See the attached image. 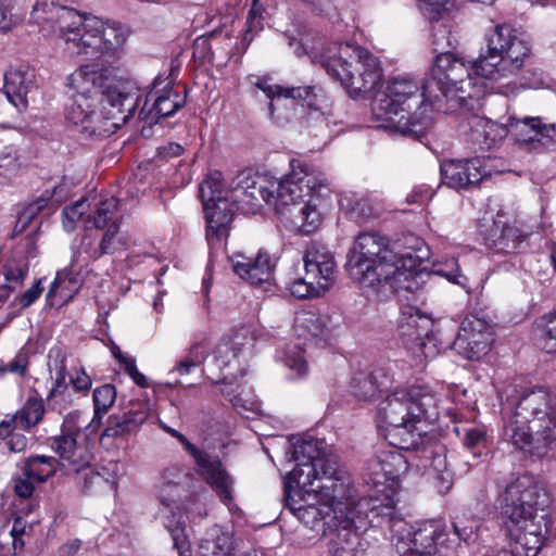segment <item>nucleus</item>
Segmentation results:
<instances>
[{"label": "nucleus", "mask_w": 556, "mask_h": 556, "mask_svg": "<svg viewBox=\"0 0 556 556\" xmlns=\"http://www.w3.org/2000/svg\"><path fill=\"white\" fill-rule=\"evenodd\" d=\"M351 389L358 400L372 401L381 392L382 386L376 372L358 371L352 378Z\"/></svg>", "instance_id": "nucleus-44"}, {"label": "nucleus", "mask_w": 556, "mask_h": 556, "mask_svg": "<svg viewBox=\"0 0 556 556\" xmlns=\"http://www.w3.org/2000/svg\"><path fill=\"white\" fill-rule=\"evenodd\" d=\"M119 201L110 197L99 201L96 204L94 212L87 216V224H90L92 227L97 229L109 228L110 224L118 223L119 218L117 216Z\"/></svg>", "instance_id": "nucleus-42"}, {"label": "nucleus", "mask_w": 556, "mask_h": 556, "mask_svg": "<svg viewBox=\"0 0 556 556\" xmlns=\"http://www.w3.org/2000/svg\"><path fill=\"white\" fill-rule=\"evenodd\" d=\"M416 248L413 251H405L400 255L399 260L393 263L394 273L388 275V277H379L377 285L370 287L372 293H380L391 291L395 293H413L419 288L417 279L414 277V273L419 267L422 256L417 254L421 244V241L415 239Z\"/></svg>", "instance_id": "nucleus-22"}, {"label": "nucleus", "mask_w": 556, "mask_h": 556, "mask_svg": "<svg viewBox=\"0 0 556 556\" xmlns=\"http://www.w3.org/2000/svg\"><path fill=\"white\" fill-rule=\"evenodd\" d=\"M327 260L328 262H334L332 253L324 245L316 242H312L307 245L303 256V262H312L316 265L317 263L326 262Z\"/></svg>", "instance_id": "nucleus-59"}, {"label": "nucleus", "mask_w": 556, "mask_h": 556, "mask_svg": "<svg viewBox=\"0 0 556 556\" xmlns=\"http://www.w3.org/2000/svg\"><path fill=\"white\" fill-rule=\"evenodd\" d=\"M188 476V471L184 465L172 464L161 472V481L163 486H178Z\"/></svg>", "instance_id": "nucleus-57"}, {"label": "nucleus", "mask_w": 556, "mask_h": 556, "mask_svg": "<svg viewBox=\"0 0 556 556\" xmlns=\"http://www.w3.org/2000/svg\"><path fill=\"white\" fill-rule=\"evenodd\" d=\"M75 473L76 482L87 494L94 490H101L110 485V480L99 472L94 466L90 464V458L86 464H80L72 470Z\"/></svg>", "instance_id": "nucleus-43"}, {"label": "nucleus", "mask_w": 556, "mask_h": 556, "mask_svg": "<svg viewBox=\"0 0 556 556\" xmlns=\"http://www.w3.org/2000/svg\"><path fill=\"white\" fill-rule=\"evenodd\" d=\"M312 5V11L329 18L337 16L336 8L331 0H303Z\"/></svg>", "instance_id": "nucleus-63"}, {"label": "nucleus", "mask_w": 556, "mask_h": 556, "mask_svg": "<svg viewBox=\"0 0 556 556\" xmlns=\"http://www.w3.org/2000/svg\"><path fill=\"white\" fill-rule=\"evenodd\" d=\"M78 437V434L61 430L60 434L49 440L51 450L59 455L63 464L66 463L71 467V470L80 464H86L90 458L86 445L77 441Z\"/></svg>", "instance_id": "nucleus-31"}, {"label": "nucleus", "mask_w": 556, "mask_h": 556, "mask_svg": "<svg viewBox=\"0 0 556 556\" xmlns=\"http://www.w3.org/2000/svg\"><path fill=\"white\" fill-rule=\"evenodd\" d=\"M78 274L72 269L65 268L56 274L47 294V301L50 306L62 307L67 304L80 289Z\"/></svg>", "instance_id": "nucleus-32"}, {"label": "nucleus", "mask_w": 556, "mask_h": 556, "mask_svg": "<svg viewBox=\"0 0 556 556\" xmlns=\"http://www.w3.org/2000/svg\"><path fill=\"white\" fill-rule=\"evenodd\" d=\"M492 342L491 326L483 318L471 315L462 321L452 349L466 359L479 361L488 354Z\"/></svg>", "instance_id": "nucleus-20"}, {"label": "nucleus", "mask_w": 556, "mask_h": 556, "mask_svg": "<svg viewBox=\"0 0 556 556\" xmlns=\"http://www.w3.org/2000/svg\"><path fill=\"white\" fill-rule=\"evenodd\" d=\"M495 124L489 121L478 119L471 130V141L481 150H489L495 143V138L491 137Z\"/></svg>", "instance_id": "nucleus-51"}, {"label": "nucleus", "mask_w": 556, "mask_h": 556, "mask_svg": "<svg viewBox=\"0 0 556 556\" xmlns=\"http://www.w3.org/2000/svg\"><path fill=\"white\" fill-rule=\"evenodd\" d=\"M332 516L328 525L333 528L332 556H358L367 546L362 538L369 526L383 527L392 520L394 501L389 495L357 498L352 485L333 501H320Z\"/></svg>", "instance_id": "nucleus-2"}, {"label": "nucleus", "mask_w": 556, "mask_h": 556, "mask_svg": "<svg viewBox=\"0 0 556 556\" xmlns=\"http://www.w3.org/2000/svg\"><path fill=\"white\" fill-rule=\"evenodd\" d=\"M400 244H389L387 237L376 231L361 232L348 254L346 267L350 277L362 289L377 285L379 277L394 273L393 263L401 254Z\"/></svg>", "instance_id": "nucleus-10"}, {"label": "nucleus", "mask_w": 556, "mask_h": 556, "mask_svg": "<svg viewBox=\"0 0 556 556\" xmlns=\"http://www.w3.org/2000/svg\"><path fill=\"white\" fill-rule=\"evenodd\" d=\"M454 431L467 448L478 450V454L481 453V448H485L486 432L483 427L456 426L454 428Z\"/></svg>", "instance_id": "nucleus-46"}, {"label": "nucleus", "mask_w": 556, "mask_h": 556, "mask_svg": "<svg viewBox=\"0 0 556 556\" xmlns=\"http://www.w3.org/2000/svg\"><path fill=\"white\" fill-rule=\"evenodd\" d=\"M433 328V320L413 306L404 307L397 320V333L403 343L426 358L438 354Z\"/></svg>", "instance_id": "nucleus-18"}, {"label": "nucleus", "mask_w": 556, "mask_h": 556, "mask_svg": "<svg viewBox=\"0 0 556 556\" xmlns=\"http://www.w3.org/2000/svg\"><path fill=\"white\" fill-rule=\"evenodd\" d=\"M35 88V73L27 66L10 67L4 74V94L14 111H23L28 105V93Z\"/></svg>", "instance_id": "nucleus-27"}, {"label": "nucleus", "mask_w": 556, "mask_h": 556, "mask_svg": "<svg viewBox=\"0 0 556 556\" xmlns=\"http://www.w3.org/2000/svg\"><path fill=\"white\" fill-rule=\"evenodd\" d=\"M94 415L88 428H98L103 416L114 405L116 400V390L113 384H103L93 391Z\"/></svg>", "instance_id": "nucleus-45"}, {"label": "nucleus", "mask_w": 556, "mask_h": 556, "mask_svg": "<svg viewBox=\"0 0 556 556\" xmlns=\"http://www.w3.org/2000/svg\"><path fill=\"white\" fill-rule=\"evenodd\" d=\"M479 527V519L475 517H466L465 515H457L453 521L455 535L466 543L476 541Z\"/></svg>", "instance_id": "nucleus-50"}, {"label": "nucleus", "mask_w": 556, "mask_h": 556, "mask_svg": "<svg viewBox=\"0 0 556 556\" xmlns=\"http://www.w3.org/2000/svg\"><path fill=\"white\" fill-rule=\"evenodd\" d=\"M49 369L54 372V382L47 396L49 409L62 414L73 402L72 393L66 382L68 375L66 356L60 349H53L49 353Z\"/></svg>", "instance_id": "nucleus-24"}, {"label": "nucleus", "mask_w": 556, "mask_h": 556, "mask_svg": "<svg viewBox=\"0 0 556 556\" xmlns=\"http://www.w3.org/2000/svg\"><path fill=\"white\" fill-rule=\"evenodd\" d=\"M305 275L307 278H313L320 281L327 290L333 283L336 278V262H321L316 265L312 262H304Z\"/></svg>", "instance_id": "nucleus-47"}, {"label": "nucleus", "mask_w": 556, "mask_h": 556, "mask_svg": "<svg viewBox=\"0 0 556 556\" xmlns=\"http://www.w3.org/2000/svg\"><path fill=\"white\" fill-rule=\"evenodd\" d=\"M134 113L125 112L121 106L97 103L85 96H75L66 105V119L81 126L89 136L105 137L125 125Z\"/></svg>", "instance_id": "nucleus-16"}, {"label": "nucleus", "mask_w": 556, "mask_h": 556, "mask_svg": "<svg viewBox=\"0 0 556 556\" xmlns=\"http://www.w3.org/2000/svg\"><path fill=\"white\" fill-rule=\"evenodd\" d=\"M31 18L39 25H50L63 39L66 50L85 59H119L129 35L121 24L53 2H37Z\"/></svg>", "instance_id": "nucleus-1"}, {"label": "nucleus", "mask_w": 556, "mask_h": 556, "mask_svg": "<svg viewBox=\"0 0 556 556\" xmlns=\"http://www.w3.org/2000/svg\"><path fill=\"white\" fill-rule=\"evenodd\" d=\"M546 503V492L534 476L526 472L507 484L502 495L501 516L525 556H536L543 546V534L534 522L535 511Z\"/></svg>", "instance_id": "nucleus-7"}, {"label": "nucleus", "mask_w": 556, "mask_h": 556, "mask_svg": "<svg viewBox=\"0 0 556 556\" xmlns=\"http://www.w3.org/2000/svg\"><path fill=\"white\" fill-rule=\"evenodd\" d=\"M250 83L262 90L265 96L270 100L268 110L271 116L275 114L274 99H291L306 101L307 105L312 108L314 105L313 98H315V89L311 86L304 87H282L280 85H273L269 83V78L266 76H249Z\"/></svg>", "instance_id": "nucleus-28"}, {"label": "nucleus", "mask_w": 556, "mask_h": 556, "mask_svg": "<svg viewBox=\"0 0 556 556\" xmlns=\"http://www.w3.org/2000/svg\"><path fill=\"white\" fill-rule=\"evenodd\" d=\"M351 217L356 222H364L379 215V211L369 198H361L354 201L351 207Z\"/></svg>", "instance_id": "nucleus-54"}, {"label": "nucleus", "mask_w": 556, "mask_h": 556, "mask_svg": "<svg viewBox=\"0 0 556 556\" xmlns=\"http://www.w3.org/2000/svg\"><path fill=\"white\" fill-rule=\"evenodd\" d=\"M105 229L106 230L100 241L99 250L94 251V258H99L104 254H111L114 252L113 242L115 240L116 235L119 231V224H110V227Z\"/></svg>", "instance_id": "nucleus-60"}, {"label": "nucleus", "mask_w": 556, "mask_h": 556, "mask_svg": "<svg viewBox=\"0 0 556 556\" xmlns=\"http://www.w3.org/2000/svg\"><path fill=\"white\" fill-rule=\"evenodd\" d=\"M149 416V407L143 402L131 403L129 410L122 415H113L102 437L117 438L137 431Z\"/></svg>", "instance_id": "nucleus-30"}, {"label": "nucleus", "mask_w": 556, "mask_h": 556, "mask_svg": "<svg viewBox=\"0 0 556 556\" xmlns=\"http://www.w3.org/2000/svg\"><path fill=\"white\" fill-rule=\"evenodd\" d=\"M293 460L296 467L291 471L299 485L309 486L320 501H333L349 491V475L339 469L337 459L326 452V443L319 439H308L293 446Z\"/></svg>", "instance_id": "nucleus-9"}, {"label": "nucleus", "mask_w": 556, "mask_h": 556, "mask_svg": "<svg viewBox=\"0 0 556 556\" xmlns=\"http://www.w3.org/2000/svg\"><path fill=\"white\" fill-rule=\"evenodd\" d=\"M302 127L307 132V135L318 137L327 132L328 123L324 114L318 109L314 108L311 109L307 115L304 117Z\"/></svg>", "instance_id": "nucleus-53"}, {"label": "nucleus", "mask_w": 556, "mask_h": 556, "mask_svg": "<svg viewBox=\"0 0 556 556\" xmlns=\"http://www.w3.org/2000/svg\"><path fill=\"white\" fill-rule=\"evenodd\" d=\"M443 182L453 189L476 186L482 181L488 172L480 159L450 161L441 166Z\"/></svg>", "instance_id": "nucleus-26"}, {"label": "nucleus", "mask_w": 556, "mask_h": 556, "mask_svg": "<svg viewBox=\"0 0 556 556\" xmlns=\"http://www.w3.org/2000/svg\"><path fill=\"white\" fill-rule=\"evenodd\" d=\"M379 415L390 428L410 429L413 424L437 416V400L427 386L397 389L380 403Z\"/></svg>", "instance_id": "nucleus-15"}, {"label": "nucleus", "mask_w": 556, "mask_h": 556, "mask_svg": "<svg viewBox=\"0 0 556 556\" xmlns=\"http://www.w3.org/2000/svg\"><path fill=\"white\" fill-rule=\"evenodd\" d=\"M438 102L428 92L427 83L422 86L409 75L391 78L387 90L372 102V112L386 127L420 140L432 125V108Z\"/></svg>", "instance_id": "nucleus-4"}, {"label": "nucleus", "mask_w": 556, "mask_h": 556, "mask_svg": "<svg viewBox=\"0 0 556 556\" xmlns=\"http://www.w3.org/2000/svg\"><path fill=\"white\" fill-rule=\"evenodd\" d=\"M451 46L450 31L440 26L433 33V51L437 53L431 68V78L427 80L428 92L438 102V110L445 113L457 110H473L483 94L481 86L475 83L473 62H465L451 52L443 51V40Z\"/></svg>", "instance_id": "nucleus-5"}, {"label": "nucleus", "mask_w": 556, "mask_h": 556, "mask_svg": "<svg viewBox=\"0 0 556 556\" xmlns=\"http://www.w3.org/2000/svg\"><path fill=\"white\" fill-rule=\"evenodd\" d=\"M28 364V353L25 350H20L11 361L1 365L0 370L23 377L27 371Z\"/></svg>", "instance_id": "nucleus-58"}, {"label": "nucleus", "mask_w": 556, "mask_h": 556, "mask_svg": "<svg viewBox=\"0 0 556 556\" xmlns=\"http://www.w3.org/2000/svg\"><path fill=\"white\" fill-rule=\"evenodd\" d=\"M27 271V263L16 260L0 267V300H7L11 291L22 286Z\"/></svg>", "instance_id": "nucleus-39"}, {"label": "nucleus", "mask_w": 556, "mask_h": 556, "mask_svg": "<svg viewBox=\"0 0 556 556\" xmlns=\"http://www.w3.org/2000/svg\"><path fill=\"white\" fill-rule=\"evenodd\" d=\"M291 170L281 179L274 178L275 202L285 206L282 214L303 235L313 233L323 220L320 190L326 179L308 164L291 160Z\"/></svg>", "instance_id": "nucleus-6"}, {"label": "nucleus", "mask_w": 556, "mask_h": 556, "mask_svg": "<svg viewBox=\"0 0 556 556\" xmlns=\"http://www.w3.org/2000/svg\"><path fill=\"white\" fill-rule=\"evenodd\" d=\"M285 364L291 370H294L298 376H304L307 372V363L305 361L303 350L294 345L292 349L288 350L285 354Z\"/></svg>", "instance_id": "nucleus-56"}, {"label": "nucleus", "mask_w": 556, "mask_h": 556, "mask_svg": "<svg viewBox=\"0 0 556 556\" xmlns=\"http://www.w3.org/2000/svg\"><path fill=\"white\" fill-rule=\"evenodd\" d=\"M42 290L41 281L38 280L34 286L18 296L17 301L21 307H29L40 296Z\"/></svg>", "instance_id": "nucleus-64"}, {"label": "nucleus", "mask_w": 556, "mask_h": 556, "mask_svg": "<svg viewBox=\"0 0 556 556\" xmlns=\"http://www.w3.org/2000/svg\"><path fill=\"white\" fill-rule=\"evenodd\" d=\"M206 219V240L212 249L222 248L228 236L237 210L229 190L224 188L223 174L211 172L199 186Z\"/></svg>", "instance_id": "nucleus-14"}, {"label": "nucleus", "mask_w": 556, "mask_h": 556, "mask_svg": "<svg viewBox=\"0 0 556 556\" xmlns=\"http://www.w3.org/2000/svg\"><path fill=\"white\" fill-rule=\"evenodd\" d=\"M233 262V271L251 285L269 282L276 267V258L265 251H260L254 260L242 257Z\"/></svg>", "instance_id": "nucleus-29"}, {"label": "nucleus", "mask_w": 556, "mask_h": 556, "mask_svg": "<svg viewBox=\"0 0 556 556\" xmlns=\"http://www.w3.org/2000/svg\"><path fill=\"white\" fill-rule=\"evenodd\" d=\"M60 462L48 455H30L20 465L21 472L33 478L37 483H43L53 477L58 470Z\"/></svg>", "instance_id": "nucleus-37"}, {"label": "nucleus", "mask_w": 556, "mask_h": 556, "mask_svg": "<svg viewBox=\"0 0 556 556\" xmlns=\"http://www.w3.org/2000/svg\"><path fill=\"white\" fill-rule=\"evenodd\" d=\"M193 460L199 476L216 491L224 502L230 501L232 498L231 485L233 481L219 457L201 450L193 457Z\"/></svg>", "instance_id": "nucleus-25"}, {"label": "nucleus", "mask_w": 556, "mask_h": 556, "mask_svg": "<svg viewBox=\"0 0 556 556\" xmlns=\"http://www.w3.org/2000/svg\"><path fill=\"white\" fill-rule=\"evenodd\" d=\"M231 549L230 533L222 531L217 526L213 527L199 544L200 556H231Z\"/></svg>", "instance_id": "nucleus-38"}, {"label": "nucleus", "mask_w": 556, "mask_h": 556, "mask_svg": "<svg viewBox=\"0 0 556 556\" xmlns=\"http://www.w3.org/2000/svg\"><path fill=\"white\" fill-rule=\"evenodd\" d=\"M294 328L300 338L326 343L330 338L328 319L313 312H303L295 317Z\"/></svg>", "instance_id": "nucleus-33"}, {"label": "nucleus", "mask_w": 556, "mask_h": 556, "mask_svg": "<svg viewBox=\"0 0 556 556\" xmlns=\"http://www.w3.org/2000/svg\"><path fill=\"white\" fill-rule=\"evenodd\" d=\"M391 519L387 526L393 533L399 556H448V548L440 542L444 533L437 522H425L414 529L397 517L395 511Z\"/></svg>", "instance_id": "nucleus-17"}, {"label": "nucleus", "mask_w": 556, "mask_h": 556, "mask_svg": "<svg viewBox=\"0 0 556 556\" xmlns=\"http://www.w3.org/2000/svg\"><path fill=\"white\" fill-rule=\"evenodd\" d=\"M288 289L290 290V293L298 299L319 296L328 291L323 285H320V281L307 278L306 276L292 281Z\"/></svg>", "instance_id": "nucleus-49"}, {"label": "nucleus", "mask_w": 556, "mask_h": 556, "mask_svg": "<svg viewBox=\"0 0 556 556\" xmlns=\"http://www.w3.org/2000/svg\"><path fill=\"white\" fill-rule=\"evenodd\" d=\"M254 340L253 331L249 327H241L217 345L216 357L222 359L223 365H227L230 362L229 354L232 358L238 357L244 349L253 345Z\"/></svg>", "instance_id": "nucleus-36"}, {"label": "nucleus", "mask_w": 556, "mask_h": 556, "mask_svg": "<svg viewBox=\"0 0 556 556\" xmlns=\"http://www.w3.org/2000/svg\"><path fill=\"white\" fill-rule=\"evenodd\" d=\"M508 131L520 142H539L551 147L556 144V123H546L542 117H516L507 119Z\"/></svg>", "instance_id": "nucleus-23"}, {"label": "nucleus", "mask_w": 556, "mask_h": 556, "mask_svg": "<svg viewBox=\"0 0 556 556\" xmlns=\"http://www.w3.org/2000/svg\"><path fill=\"white\" fill-rule=\"evenodd\" d=\"M35 483L37 482L33 478L21 472L13 478L14 493L21 498H29L34 494Z\"/></svg>", "instance_id": "nucleus-61"}, {"label": "nucleus", "mask_w": 556, "mask_h": 556, "mask_svg": "<svg viewBox=\"0 0 556 556\" xmlns=\"http://www.w3.org/2000/svg\"><path fill=\"white\" fill-rule=\"evenodd\" d=\"M66 192L67 190L63 184L55 185L51 189H46L39 198L28 204L20 214L13 233L17 235L23 232L36 215L52 202L53 198H55L56 202H61L66 197Z\"/></svg>", "instance_id": "nucleus-34"}, {"label": "nucleus", "mask_w": 556, "mask_h": 556, "mask_svg": "<svg viewBox=\"0 0 556 556\" xmlns=\"http://www.w3.org/2000/svg\"><path fill=\"white\" fill-rule=\"evenodd\" d=\"M409 466L416 467L431 479L440 494H445L452 489L453 473L448 468L446 448L441 443L426 445L408 456L397 450H389L374 458V467H379L387 480L391 481L406 472Z\"/></svg>", "instance_id": "nucleus-11"}, {"label": "nucleus", "mask_w": 556, "mask_h": 556, "mask_svg": "<svg viewBox=\"0 0 556 556\" xmlns=\"http://www.w3.org/2000/svg\"><path fill=\"white\" fill-rule=\"evenodd\" d=\"M538 330L541 348L548 353L556 352V312L541 317Z\"/></svg>", "instance_id": "nucleus-48"}, {"label": "nucleus", "mask_w": 556, "mask_h": 556, "mask_svg": "<svg viewBox=\"0 0 556 556\" xmlns=\"http://www.w3.org/2000/svg\"><path fill=\"white\" fill-rule=\"evenodd\" d=\"M168 530L172 533V539L174 541V546L177 548L179 556H190V544L184 532V529L179 528H170L167 526Z\"/></svg>", "instance_id": "nucleus-62"}, {"label": "nucleus", "mask_w": 556, "mask_h": 556, "mask_svg": "<svg viewBox=\"0 0 556 556\" xmlns=\"http://www.w3.org/2000/svg\"><path fill=\"white\" fill-rule=\"evenodd\" d=\"M45 413L42 399L29 396L13 417L23 430L30 431L42 421Z\"/></svg>", "instance_id": "nucleus-41"}, {"label": "nucleus", "mask_w": 556, "mask_h": 556, "mask_svg": "<svg viewBox=\"0 0 556 556\" xmlns=\"http://www.w3.org/2000/svg\"><path fill=\"white\" fill-rule=\"evenodd\" d=\"M504 439L516 450L538 458L556 455V403L552 393L538 387L525 392L513 417L504 426Z\"/></svg>", "instance_id": "nucleus-3"}, {"label": "nucleus", "mask_w": 556, "mask_h": 556, "mask_svg": "<svg viewBox=\"0 0 556 556\" xmlns=\"http://www.w3.org/2000/svg\"><path fill=\"white\" fill-rule=\"evenodd\" d=\"M159 78L154 80L152 90L148 92L139 110L138 118L152 125L162 117L174 115L186 104L187 90L174 87L170 83L159 89Z\"/></svg>", "instance_id": "nucleus-21"}, {"label": "nucleus", "mask_w": 556, "mask_h": 556, "mask_svg": "<svg viewBox=\"0 0 556 556\" xmlns=\"http://www.w3.org/2000/svg\"><path fill=\"white\" fill-rule=\"evenodd\" d=\"M68 85L97 103L121 106L123 111L134 113L142 101L139 88L134 84L114 86L109 71L97 64H84L68 77Z\"/></svg>", "instance_id": "nucleus-13"}, {"label": "nucleus", "mask_w": 556, "mask_h": 556, "mask_svg": "<svg viewBox=\"0 0 556 556\" xmlns=\"http://www.w3.org/2000/svg\"><path fill=\"white\" fill-rule=\"evenodd\" d=\"M485 53L473 61L477 77L501 83L500 87L516 84L518 74L531 55L530 43L511 25L502 23L485 34Z\"/></svg>", "instance_id": "nucleus-8"}, {"label": "nucleus", "mask_w": 556, "mask_h": 556, "mask_svg": "<svg viewBox=\"0 0 556 556\" xmlns=\"http://www.w3.org/2000/svg\"><path fill=\"white\" fill-rule=\"evenodd\" d=\"M525 236L515 226L495 225L485 238V244L500 253H515L525 240Z\"/></svg>", "instance_id": "nucleus-35"}, {"label": "nucleus", "mask_w": 556, "mask_h": 556, "mask_svg": "<svg viewBox=\"0 0 556 556\" xmlns=\"http://www.w3.org/2000/svg\"><path fill=\"white\" fill-rule=\"evenodd\" d=\"M90 208V204L88 202V198H81L74 204L70 206H65L63 208V225L67 231H72L75 229V225L81 217L88 212Z\"/></svg>", "instance_id": "nucleus-52"}, {"label": "nucleus", "mask_w": 556, "mask_h": 556, "mask_svg": "<svg viewBox=\"0 0 556 556\" xmlns=\"http://www.w3.org/2000/svg\"><path fill=\"white\" fill-rule=\"evenodd\" d=\"M323 66L351 96L370 91L382 75L380 63L372 53L350 43H339L336 52L329 51Z\"/></svg>", "instance_id": "nucleus-12"}, {"label": "nucleus", "mask_w": 556, "mask_h": 556, "mask_svg": "<svg viewBox=\"0 0 556 556\" xmlns=\"http://www.w3.org/2000/svg\"><path fill=\"white\" fill-rule=\"evenodd\" d=\"M202 346L200 344L193 345L189 355L181 359L172 372H177L180 376H185L188 375L193 368L199 366L205 358V354L200 352Z\"/></svg>", "instance_id": "nucleus-55"}, {"label": "nucleus", "mask_w": 556, "mask_h": 556, "mask_svg": "<svg viewBox=\"0 0 556 556\" xmlns=\"http://www.w3.org/2000/svg\"><path fill=\"white\" fill-rule=\"evenodd\" d=\"M417 424H413L410 429L404 426L389 428L386 438L390 444L397 451L401 450L409 452V454L419 452L426 444L419 445L420 432L417 430ZM435 442H430L434 444ZM429 445V443H427Z\"/></svg>", "instance_id": "nucleus-40"}, {"label": "nucleus", "mask_w": 556, "mask_h": 556, "mask_svg": "<svg viewBox=\"0 0 556 556\" xmlns=\"http://www.w3.org/2000/svg\"><path fill=\"white\" fill-rule=\"evenodd\" d=\"M228 190L237 210L244 214H254L264 203L275 199L274 177L266 175L240 173Z\"/></svg>", "instance_id": "nucleus-19"}]
</instances>
